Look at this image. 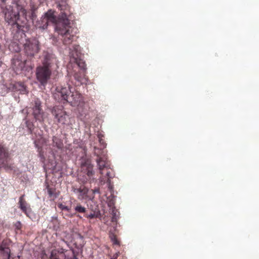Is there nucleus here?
Listing matches in <instances>:
<instances>
[{"instance_id":"nucleus-17","label":"nucleus","mask_w":259,"mask_h":259,"mask_svg":"<svg viewBox=\"0 0 259 259\" xmlns=\"http://www.w3.org/2000/svg\"><path fill=\"white\" fill-rule=\"evenodd\" d=\"M9 157V152L8 149L0 142V160L5 161Z\"/></svg>"},{"instance_id":"nucleus-34","label":"nucleus","mask_w":259,"mask_h":259,"mask_svg":"<svg viewBox=\"0 0 259 259\" xmlns=\"http://www.w3.org/2000/svg\"><path fill=\"white\" fill-rule=\"evenodd\" d=\"M112 221L114 222V221H116V220H115V219L114 218H113L112 219Z\"/></svg>"},{"instance_id":"nucleus-22","label":"nucleus","mask_w":259,"mask_h":259,"mask_svg":"<svg viewBox=\"0 0 259 259\" xmlns=\"http://www.w3.org/2000/svg\"><path fill=\"white\" fill-rule=\"evenodd\" d=\"M74 210L76 212L78 213H85L87 209L84 206H82L80 203H77L76 206L74 207Z\"/></svg>"},{"instance_id":"nucleus-2","label":"nucleus","mask_w":259,"mask_h":259,"mask_svg":"<svg viewBox=\"0 0 259 259\" xmlns=\"http://www.w3.org/2000/svg\"><path fill=\"white\" fill-rule=\"evenodd\" d=\"M8 0H0L2 12L5 15V21L17 28V31L25 32L27 30L26 11L21 4L20 0H13V5L6 6Z\"/></svg>"},{"instance_id":"nucleus-14","label":"nucleus","mask_w":259,"mask_h":259,"mask_svg":"<svg viewBox=\"0 0 259 259\" xmlns=\"http://www.w3.org/2000/svg\"><path fill=\"white\" fill-rule=\"evenodd\" d=\"M10 249L9 247L2 245L0 246V259H9Z\"/></svg>"},{"instance_id":"nucleus-16","label":"nucleus","mask_w":259,"mask_h":259,"mask_svg":"<svg viewBox=\"0 0 259 259\" xmlns=\"http://www.w3.org/2000/svg\"><path fill=\"white\" fill-rule=\"evenodd\" d=\"M13 90L14 91H19L22 94H24L27 92L26 87L21 82H17L14 83L13 85Z\"/></svg>"},{"instance_id":"nucleus-25","label":"nucleus","mask_w":259,"mask_h":259,"mask_svg":"<svg viewBox=\"0 0 259 259\" xmlns=\"http://www.w3.org/2000/svg\"><path fill=\"white\" fill-rule=\"evenodd\" d=\"M58 206L62 210H66L69 212L70 210V208L69 207L65 206L62 203L58 204Z\"/></svg>"},{"instance_id":"nucleus-23","label":"nucleus","mask_w":259,"mask_h":259,"mask_svg":"<svg viewBox=\"0 0 259 259\" xmlns=\"http://www.w3.org/2000/svg\"><path fill=\"white\" fill-rule=\"evenodd\" d=\"M34 109H42L41 107V102L38 99H36L34 100V104L32 108V110Z\"/></svg>"},{"instance_id":"nucleus-20","label":"nucleus","mask_w":259,"mask_h":259,"mask_svg":"<svg viewBox=\"0 0 259 259\" xmlns=\"http://www.w3.org/2000/svg\"><path fill=\"white\" fill-rule=\"evenodd\" d=\"M109 238L113 245L120 246V241L118 240L116 234L111 231L109 232Z\"/></svg>"},{"instance_id":"nucleus-19","label":"nucleus","mask_w":259,"mask_h":259,"mask_svg":"<svg viewBox=\"0 0 259 259\" xmlns=\"http://www.w3.org/2000/svg\"><path fill=\"white\" fill-rule=\"evenodd\" d=\"M52 140L53 146L56 147L59 149H61L63 147V142L60 138L56 136H54Z\"/></svg>"},{"instance_id":"nucleus-5","label":"nucleus","mask_w":259,"mask_h":259,"mask_svg":"<svg viewBox=\"0 0 259 259\" xmlns=\"http://www.w3.org/2000/svg\"><path fill=\"white\" fill-rule=\"evenodd\" d=\"M72 192L77 196L79 200H92L95 197V194L99 193L98 189H89L84 185H80L79 187L75 186L72 187Z\"/></svg>"},{"instance_id":"nucleus-32","label":"nucleus","mask_w":259,"mask_h":259,"mask_svg":"<svg viewBox=\"0 0 259 259\" xmlns=\"http://www.w3.org/2000/svg\"><path fill=\"white\" fill-rule=\"evenodd\" d=\"M117 256H118V254H116V255L114 256V258H111V259H117Z\"/></svg>"},{"instance_id":"nucleus-11","label":"nucleus","mask_w":259,"mask_h":259,"mask_svg":"<svg viewBox=\"0 0 259 259\" xmlns=\"http://www.w3.org/2000/svg\"><path fill=\"white\" fill-rule=\"evenodd\" d=\"M81 168L84 171V173L87 175L88 178L86 179L90 180L94 175L93 165L91 164L90 160L87 159L81 163Z\"/></svg>"},{"instance_id":"nucleus-27","label":"nucleus","mask_w":259,"mask_h":259,"mask_svg":"<svg viewBox=\"0 0 259 259\" xmlns=\"http://www.w3.org/2000/svg\"><path fill=\"white\" fill-rule=\"evenodd\" d=\"M106 170H104V176H106ZM102 175H101V177H100V179H101V182H104V183H105V182H108V183H110V179L111 178H107V177H104V178H105V180L104 181V180L102 179Z\"/></svg>"},{"instance_id":"nucleus-31","label":"nucleus","mask_w":259,"mask_h":259,"mask_svg":"<svg viewBox=\"0 0 259 259\" xmlns=\"http://www.w3.org/2000/svg\"><path fill=\"white\" fill-rule=\"evenodd\" d=\"M86 217L89 219H94L96 217V215L95 213H91L88 215H87Z\"/></svg>"},{"instance_id":"nucleus-13","label":"nucleus","mask_w":259,"mask_h":259,"mask_svg":"<svg viewBox=\"0 0 259 259\" xmlns=\"http://www.w3.org/2000/svg\"><path fill=\"white\" fill-rule=\"evenodd\" d=\"M74 79L77 81V84L76 85H79L80 84L86 83L88 79L85 77V71H79L76 72L74 74Z\"/></svg>"},{"instance_id":"nucleus-4","label":"nucleus","mask_w":259,"mask_h":259,"mask_svg":"<svg viewBox=\"0 0 259 259\" xmlns=\"http://www.w3.org/2000/svg\"><path fill=\"white\" fill-rule=\"evenodd\" d=\"M56 91L54 96L58 101L67 102L71 104H76L80 101L81 94L75 91L69 83L67 84V87H57Z\"/></svg>"},{"instance_id":"nucleus-10","label":"nucleus","mask_w":259,"mask_h":259,"mask_svg":"<svg viewBox=\"0 0 259 259\" xmlns=\"http://www.w3.org/2000/svg\"><path fill=\"white\" fill-rule=\"evenodd\" d=\"M25 194L22 195L19 198L18 204L19 208L24 212L27 217L31 218V214L32 213V209L29 203L25 199Z\"/></svg>"},{"instance_id":"nucleus-29","label":"nucleus","mask_w":259,"mask_h":259,"mask_svg":"<svg viewBox=\"0 0 259 259\" xmlns=\"http://www.w3.org/2000/svg\"><path fill=\"white\" fill-rule=\"evenodd\" d=\"M26 123L27 127L30 130V131L31 132L32 130L33 129V124L32 123H30L28 121H26Z\"/></svg>"},{"instance_id":"nucleus-3","label":"nucleus","mask_w":259,"mask_h":259,"mask_svg":"<svg viewBox=\"0 0 259 259\" xmlns=\"http://www.w3.org/2000/svg\"><path fill=\"white\" fill-rule=\"evenodd\" d=\"M56 58L53 54L48 52L44 53L41 64L36 68V78L40 84L46 86L51 78L52 68L56 64Z\"/></svg>"},{"instance_id":"nucleus-12","label":"nucleus","mask_w":259,"mask_h":259,"mask_svg":"<svg viewBox=\"0 0 259 259\" xmlns=\"http://www.w3.org/2000/svg\"><path fill=\"white\" fill-rule=\"evenodd\" d=\"M78 48L79 46H76L75 47L74 49L76 51V56H73L71 59V61L75 63L81 70L85 71L86 65L85 62L80 58V57L79 56V54L77 52Z\"/></svg>"},{"instance_id":"nucleus-30","label":"nucleus","mask_w":259,"mask_h":259,"mask_svg":"<svg viewBox=\"0 0 259 259\" xmlns=\"http://www.w3.org/2000/svg\"><path fill=\"white\" fill-rule=\"evenodd\" d=\"M34 144L35 145V147L36 148H37L38 149V150L40 151V150H41V146H39L37 143V141H34Z\"/></svg>"},{"instance_id":"nucleus-7","label":"nucleus","mask_w":259,"mask_h":259,"mask_svg":"<svg viewBox=\"0 0 259 259\" xmlns=\"http://www.w3.org/2000/svg\"><path fill=\"white\" fill-rule=\"evenodd\" d=\"M23 47L24 52L28 57H34L40 50L39 42L36 39H26Z\"/></svg>"},{"instance_id":"nucleus-26","label":"nucleus","mask_w":259,"mask_h":259,"mask_svg":"<svg viewBox=\"0 0 259 259\" xmlns=\"http://www.w3.org/2000/svg\"><path fill=\"white\" fill-rule=\"evenodd\" d=\"M14 226L15 227V229L17 230H21L22 228V225L20 221H17L14 224Z\"/></svg>"},{"instance_id":"nucleus-35","label":"nucleus","mask_w":259,"mask_h":259,"mask_svg":"<svg viewBox=\"0 0 259 259\" xmlns=\"http://www.w3.org/2000/svg\"><path fill=\"white\" fill-rule=\"evenodd\" d=\"M45 255H46L45 254H44L43 256H42V258H44Z\"/></svg>"},{"instance_id":"nucleus-18","label":"nucleus","mask_w":259,"mask_h":259,"mask_svg":"<svg viewBox=\"0 0 259 259\" xmlns=\"http://www.w3.org/2000/svg\"><path fill=\"white\" fill-rule=\"evenodd\" d=\"M49 22H50L47 20V18L42 16L40 20L37 22L36 26L39 28L45 29L47 28Z\"/></svg>"},{"instance_id":"nucleus-21","label":"nucleus","mask_w":259,"mask_h":259,"mask_svg":"<svg viewBox=\"0 0 259 259\" xmlns=\"http://www.w3.org/2000/svg\"><path fill=\"white\" fill-rule=\"evenodd\" d=\"M94 154L97 156L98 158L103 157V155L104 156H106L102 148H99L97 147H94Z\"/></svg>"},{"instance_id":"nucleus-28","label":"nucleus","mask_w":259,"mask_h":259,"mask_svg":"<svg viewBox=\"0 0 259 259\" xmlns=\"http://www.w3.org/2000/svg\"><path fill=\"white\" fill-rule=\"evenodd\" d=\"M98 137L99 138V141L100 144H101V146H103V148H105L106 144L103 139H102L101 136L100 135H99Z\"/></svg>"},{"instance_id":"nucleus-6","label":"nucleus","mask_w":259,"mask_h":259,"mask_svg":"<svg viewBox=\"0 0 259 259\" xmlns=\"http://www.w3.org/2000/svg\"><path fill=\"white\" fill-rule=\"evenodd\" d=\"M12 66L17 74L20 73L22 70L29 72L32 69L31 62L27 60L23 59L21 55L19 54L15 55L12 59Z\"/></svg>"},{"instance_id":"nucleus-15","label":"nucleus","mask_w":259,"mask_h":259,"mask_svg":"<svg viewBox=\"0 0 259 259\" xmlns=\"http://www.w3.org/2000/svg\"><path fill=\"white\" fill-rule=\"evenodd\" d=\"M33 115L36 121L42 122L44 120V112L42 109H34L33 110Z\"/></svg>"},{"instance_id":"nucleus-8","label":"nucleus","mask_w":259,"mask_h":259,"mask_svg":"<svg viewBox=\"0 0 259 259\" xmlns=\"http://www.w3.org/2000/svg\"><path fill=\"white\" fill-rule=\"evenodd\" d=\"M96 161L97 163V165L100 170V174L101 175H102V180H105V178H104V170H106V176L105 177L107 178H112V169L110 168V165L109 162L107 160L106 156H104L103 155V157H100L99 158H97L96 159Z\"/></svg>"},{"instance_id":"nucleus-9","label":"nucleus","mask_w":259,"mask_h":259,"mask_svg":"<svg viewBox=\"0 0 259 259\" xmlns=\"http://www.w3.org/2000/svg\"><path fill=\"white\" fill-rule=\"evenodd\" d=\"M51 113L58 123L62 124H66L69 115L64 110L63 106L54 107L52 109Z\"/></svg>"},{"instance_id":"nucleus-1","label":"nucleus","mask_w":259,"mask_h":259,"mask_svg":"<svg viewBox=\"0 0 259 259\" xmlns=\"http://www.w3.org/2000/svg\"><path fill=\"white\" fill-rule=\"evenodd\" d=\"M57 7L60 11V15L57 18L54 11L50 10L44 16L51 23L55 24V30L62 37L64 45H70L74 39L73 33L74 28L71 26L69 18L71 16L70 7L66 0H60L57 3Z\"/></svg>"},{"instance_id":"nucleus-33","label":"nucleus","mask_w":259,"mask_h":259,"mask_svg":"<svg viewBox=\"0 0 259 259\" xmlns=\"http://www.w3.org/2000/svg\"><path fill=\"white\" fill-rule=\"evenodd\" d=\"M19 48L18 47H17V48L15 50V51L17 52V51H19Z\"/></svg>"},{"instance_id":"nucleus-24","label":"nucleus","mask_w":259,"mask_h":259,"mask_svg":"<svg viewBox=\"0 0 259 259\" xmlns=\"http://www.w3.org/2000/svg\"><path fill=\"white\" fill-rule=\"evenodd\" d=\"M48 194L50 197L53 196L54 195L55 189L50 187L49 185L47 187Z\"/></svg>"}]
</instances>
